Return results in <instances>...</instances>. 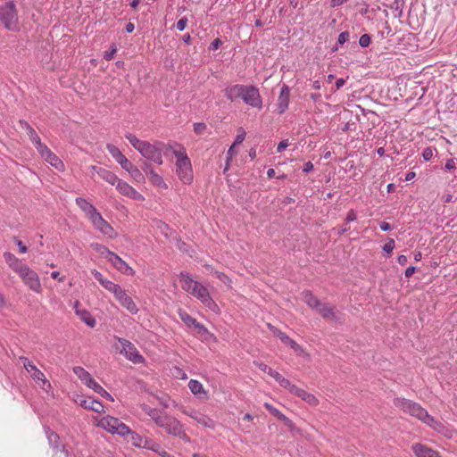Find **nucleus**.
<instances>
[{
  "label": "nucleus",
  "instance_id": "nucleus-59",
  "mask_svg": "<svg viewBox=\"0 0 457 457\" xmlns=\"http://www.w3.org/2000/svg\"><path fill=\"white\" fill-rule=\"evenodd\" d=\"M269 375L271 378H273L278 383H279L280 379L283 378V376L280 373L272 369L269 370Z\"/></svg>",
  "mask_w": 457,
  "mask_h": 457
},
{
  "label": "nucleus",
  "instance_id": "nucleus-54",
  "mask_svg": "<svg viewBox=\"0 0 457 457\" xmlns=\"http://www.w3.org/2000/svg\"><path fill=\"white\" fill-rule=\"evenodd\" d=\"M116 52H117V48L115 46H112L110 51H107L104 53V59L107 61H111L113 58Z\"/></svg>",
  "mask_w": 457,
  "mask_h": 457
},
{
  "label": "nucleus",
  "instance_id": "nucleus-55",
  "mask_svg": "<svg viewBox=\"0 0 457 457\" xmlns=\"http://www.w3.org/2000/svg\"><path fill=\"white\" fill-rule=\"evenodd\" d=\"M92 275L94 276V278L100 283L102 284L106 278L104 277V275L99 272L98 270H93L91 271Z\"/></svg>",
  "mask_w": 457,
  "mask_h": 457
},
{
  "label": "nucleus",
  "instance_id": "nucleus-62",
  "mask_svg": "<svg viewBox=\"0 0 457 457\" xmlns=\"http://www.w3.org/2000/svg\"><path fill=\"white\" fill-rule=\"evenodd\" d=\"M356 217V212L353 210H350L345 218L346 223L355 220Z\"/></svg>",
  "mask_w": 457,
  "mask_h": 457
},
{
  "label": "nucleus",
  "instance_id": "nucleus-49",
  "mask_svg": "<svg viewBox=\"0 0 457 457\" xmlns=\"http://www.w3.org/2000/svg\"><path fill=\"white\" fill-rule=\"evenodd\" d=\"M434 155V150L431 147H427L423 150L422 156L425 161H429Z\"/></svg>",
  "mask_w": 457,
  "mask_h": 457
},
{
  "label": "nucleus",
  "instance_id": "nucleus-52",
  "mask_svg": "<svg viewBox=\"0 0 457 457\" xmlns=\"http://www.w3.org/2000/svg\"><path fill=\"white\" fill-rule=\"evenodd\" d=\"M187 24V19L186 17L181 18L176 23V28L178 30L182 31L186 29Z\"/></svg>",
  "mask_w": 457,
  "mask_h": 457
},
{
  "label": "nucleus",
  "instance_id": "nucleus-61",
  "mask_svg": "<svg viewBox=\"0 0 457 457\" xmlns=\"http://www.w3.org/2000/svg\"><path fill=\"white\" fill-rule=\"evenodd\" d=\"M457 160L454 158L447 160L445 163V169L447 170H453L456 168Z\"/></svg>",
  "mask_w": 457,
  "mask_h": 457
},
{
  "label": "nucleus",
  "instance_id": "nucleus-39",
  "mask_svg": "<svg viewBox=\"0 0 457 457\" xmlns=\"http://www.w3.org/2000/svg\"><path fill=\"white\" fill-rule=\"evenodd\" d=\"M130 178L137 183L142 184L145 181V174L136 166L129 173Z\"/></svg>",
  "mask_w": 457,
  "mask_h": 457
},
{
  "label": "nucleus",
  "instance_id": "nucleus-44",
  "mask_svg": "<svg viewBox=\"0 0 457 457\" xmlns=\"http://www.w3.org/2000/svg\"><path fill=\"white\" fill-rule=\"evenodd\" d=\"M370 41H371V39H370V35L363 34L361 36V37L359 39V44L361 47H367L370 46Z\"/></svg>",
  "mask_w": 457,
  "mask_h": 457
},
{
  "label": "nucleus",
  "instance_id": "nucleus-30",
  "mask_svg": "<svg viewBox=\"0 0 457 457\" xmlns=\"http://www.w3.org/2000/svg\"><path fill=\"white\" fill-rule=\"evenodd\" d=\"M73 372L76 376L84 383L87 387L94 382V378L91 377L88 371L84 368L77 366L73 368Z\"/></svg>",
  "mask_w": 457,
  "mask_h": 457
},
{
  "label": "nucleus",
  "instance_id": "nucleus-1",
  "mask_svg": "<svg viewBox=\"0 0 457 457\" xmlns=\"http://www.w3.org/2000/svg\"><path fill=\"white\" fill-rule=\"evenodd\" d=\"M125 137L145 160L158 165H162L163 163L162 150L165 145L162 142L156 141L154 143H150L148 141L139 139L132 133L125 134Z\"/></svg>",
  "mask_w": 457,
  "mask_h": 457
},
{
  "label": "nucleus",
  "instance_id": "nucleus-28",
  "mask_svg": "<svg viewBox=\"0 0 457 457\" xmlns=\"http://www.w3.org/2000/svg\"><path fill=\"white\" fill-rule=\"evenodd\" d=\"M244 85H232L225 88L224 93L228 99L234 101L237 98H242L243 92L245 90Z\"/></svg>",
  "mask_w": 457,
  "mask_h": 457
},
{
  "label": "nucleus",
  "instance_id": "nucleus-15",
  "mask_svg": "<svg viewBox=\"0 0 457 457\" xmlns=\"http://www.w3.org/2000/svg\"><path fill=\"white\" fill-rule=\"evenodd\" d=\"M179 316L180 320L188 327V328H195L197 334L204 336L205 334H208L207 328L201 323H199L195 318H193L191 315H189L186 311L179 309Z\"/></svg>",
  "mask_w": 457,
  "mask_h": 457
},
{
  "label": "nucleus",
  "instance_id": "nucleus-20",
  "mask_svg": "<svg viewBox=\"0 0 457 457\" xmlns=\"http://www.w3.org/2000/svg\"><path fill=\"white\" fill-rule=\"evenodd\" d=\"M289 99H290V88L288 86L284 84L280 89V93L278 97V103H277L278 112L279 114L284 113L287 111V109L288 108Z\"/></svg>",
  "mask_w": 457,
  "mask_h": 457
},
{
  "label": "nucleus",
  "instance_id": "nucleus-27",
  "mask_svg": "<svg viewBox=\"0 0 457 457\" xmlns=\"http://www.w3.org/2000/svg\"><path fill=\"white\" fill-rule=\"evenodd\" d=\"M80 406L85 409L91 410L97 413H102L104 411V407L103 403L97 400H95L92 397H87L80 401Z\"/></svg>",
  "mask_w": 457,
  "mask_h": 457
},
{
  "label": "nucleus",
  "instance_id": "nucleus-36",
  "mask_svg": "<svg viewBox=\"0 0 457 457\" xmlns=\"http://www.w3.org/2000/svg\"><path fill=\"white\" fill-rule=\"evenodd\" d=\"M141 409L146 415H148L154 421L155 424L156 420H159L164 414V412H162L157 409L152 408L147 404H142Z\"/></svg>",
  "mask_w": 457,
  "mask_h": 457
},
{
  "label": "nucleus",
  "instance_id": "nucleus-32",
  "mask_svg": "<svg viewBox=\"0 0 457 457\" xmlns=\"http://www.w3.org/2000/svg\"><path fill=\"white\" fill-rule=\"evenodd\" d=\"M264 407L272 414L275 416L278 420L283 421L287 426L291 427L292 421L285 416L279 410L273 407L271 404L265 403Z\"/></svg>",
  "mask_w": 457,
  "mask_h": 457
},
{
  "label": "nucleus",
  "instance_id": "nucleus-43",
  "mask_svg": "<svg viewBox=\"0 0 457 457\" xmlns=\"http://www.w3.org/2000/svg\"><path fill=\"white\" fill-rule=\"evenodd\" d=\"M269 328H270V331L273 333V335L275 337H278L282 343L284 342V338H287L288 337L286 333L282 332L281 330L274 328L273 326H271L270 324H269Z\"/></svg>",
  "mask_w": 457,
  "mask_h": 457
},
{
  "label": "nucleus",
  "instance_id": "nucleus-19",
  "mask_svg": "<svg viewBox=\"0 0 457 457\" xmlns=\"http://www.w3.org/2000/svg\"><path fill=\"white\" fill-rule=\"evenodd\" d=\"M107 261L122 274L128 276L134 274L133 269L115 253H112Z\"/></svg>",
  "mask_w": 457,
  "mask_h": 457
},
{
  "label": "nucleus",
  "instance_id": "nucleus-12",
  "mask_svg": "<svg viewBox=\"0 0 457 457\" xmlns=\"http://www.w3.org/2000/svg\"><path fill=\"white\" fill-rule=\"evenodd\" d=\"M246 104L261 109L262 100L259 90L253 86H245L241 98Z\"/></svg>",
  "mask_w": 457,
  "mask_h": 457
},
{
  "label": "nucleus",
  "instance_id": "nucleus-63",
  "mask_svg": "<svg viewBox=\"0 0 457 457\" xmlns=\"http://www.w3.org/2000/svg\"><path fill=\"white\" fill-rule=\"evenodd\" d=\"M293 350L296 353V354L298 355H301V356H308V354L305 353L304 349L299 345L297 344L294 348Z\"/></svg>",
  "mask_w": 457,
  "mask_h": 457
},
{
  "label": "nucleus",
  "instance_id": "nucleus-58",
  "mask_svg": "<svg viewBox=\"0 0 457 457\" xmlns=\"http://www.w3.org/2000/svg\"><path fill=\"white\" fill-rule=\"evenodd\" d=\"M254 365L260 369L261 370L267 372L269 374V370H271L267 364L262 362V361H254Z\"/></svg>",
  "mask_w": 457,
  "mask_h": 457
},
{
  "label": "nucleus",
  "instance_id": "nucleus-31",
  "mask_svg": "<svg viewBox=\"0 0 457 457\" xmlns=\"http://www.w3.org/2000/svg\"><path fill=\"white\" fill-rule=\"evenodd\" d=\"M24 125H25L27 134H28L30 141L32 142V144L35 145V147L38 151L45 145L41 142L40 137H38V135L37 134L35 129L30 125H29L27 122H24Z\"/></svg>",
  "mask_w": 457,
  "mask_h": 457
},
{
  "label": "nucleus",
  "instance_id": "nucleus-22",
  "mask_svg": "<svg viewBox=\"0 0 457 457\" xmlns=\"http://www.w3.org/2000/svg\"><path fill=\"white\" fill-rule=\"evenodd\" d=\"M4 257L9 267L19 276L23 272V269L28 268L29 266L25 263H22L14 254L11 253H4Z\"/></svg>",
  "mask_w": 457,
  "mask_h": 457
},
{
  "label": "nucleus",
  "instance_id": "nucleus-47",
  "mask_svg": "<svg viewBox=\"0 0 457 457\" xmlns=\"http://www.w3.org/2000/svg\"><path fill=\"white\" fill-rule=\"evenodd\" d=\"M121 168L123 170H125L128 173H129L135 167L136 165L130 162L129 159L125 160L122 163H121Z\"/></svg>",
  "mask_w": 457,
  "mask_h": 457
},
{
  "label": "nucleus",
  "instance_id": "nucleus-51",
  "mask_svg": "<svg viewBox=\"0 0 457 457\" xmlns=\"http://www.w3.org/2000/svg\"><path fill=\"white\" fill-rule=\"evenodd\" d=\"M215 274H216V277L220 281H222L224 284L229 286V284L231 283V280H230V278L226 274H224L222 272H219V271H216Z\"/></svg>",
  "mask_w": 457,
  "mask_h": 457
},
{
  "label": "nucleus",
  "instance_id": "nucleus-11",
  "mask_svg": "<svg viewBox=\"0 0 457 457\" xmlns=\"http://www.w3.org/2000/svg\"><path fill=\"white\" fill-rule=\"evenodd\" d=\"M23 283L32 291L41 293L42 287L38 275L29 267L23 269V272L20 275Z\"/></svg>",
  "mask_w": 457,
  "mask_h": 457
},
{
  "label": "nucleus",
  "instance_id": "nucleus-21",
  "mask_svg": "<svg viewBox=\"0 0 457 457\" xmlns=\"http://www.w3.org/2000/svg\"><path fill=\"white\" fill-rule=\"evenodd\" d=\"M119 303L125 308L128 312L132 314H136L138 312V308L133 299L127 294V292L123 289V291L115 298Z\"/></svg>",
  "mask_w": 457,
  "mask_h": 457
},
{
  "label": "nucleus",
  "instance_id": "nucleus-13",
  "mask_svg": "<svg viewBox=\"0 0 457 457\" xmlns=\"http://www.w3.org/2000/svg\"><path fill=\"white\" fill-rule=\"evenodd\" d=\"M91 222L96 229L100 231L104 236L107 237L108 238H114L117 237V234L114 231L113 228L106 220H104L101 213H99L97 216H95V218L92 219Z\"/></svg>",
  "mask_w": 457,
  "mask_h": 457
},
{
  "label": "nucleus",
  "instance_id": "nucleus-7",
  "mask_svg": "<svg viewBox=\"0 0 457 457\" xmlns=\"http://www.w3.org/2000/svg\"><path fill=\"white\" fill-rule=\"evenodd\" d=\"M0 21L8 30H19V17L13 2H8L0 7Z\"/></svg>",
  "mask_w": 457,
  "mask_h": 457
},
{
  "label": "nucleus",
  "instance_id": "nucleus-4",
  "mask_svg": "<svg viewBox=\"0 0 457 457\" xmlns=\"http://www.w3.org/2000/svg\"><path fill=\"white\" fill-rule=\"evenodd\" d=\"M167 147L171 150L173 155L177 158L175 167L179 180L184 184H190L193 181L194 174L191 161L185 147L176 143L169 144Z\"/></svg>",
  "mask_w": 457,
  "mask_h": 457
},
{
  "label": "nucleus",
  "instance_id": "nucleus-34",
  "mask_svg": "<svg viewBox=\"0 0 457 457\" xmlns=\"http://www.w3.org/2000/svg\"><path fill=\"white\" fill-rule=\"evenodd\" d=\"M77 204L79 205L90 221L95 218V216H97L100 213L97 212L96 207L91 204L90 202H77Z\"/></svg>",
  "mask_w": 457,
  "mask_h": 457
},
{
  "label": "nucleus",
  "instance_id": "nucleus-2",
  "mask_svg": "<svg viewBox=\"0 0 457 457\" xmlns=\"http://www.w3.org/2000/svg\"><path fill=\"white\" fill-rule=\"evenodd\" d=\"M181 287L184 291L189 293L197 298L202 303L213 312H219V307L211 297L208 289L196 280H194L188 274H180Z\"/></svg>",
  "mask_w": 457,
  "mask_h": 457
},
{
  "label": "nucleus",
  "instance_id": "nucleus-6",
  "mask_svg": "<svg viewBox=\"0 0 457 457\" xmlns=\"http://www.w3.org/2000/svg\"><path fill=\"white\" fill-rule=\"evenodd\" d=\"M156 425L165 429L171 436H178L187 443L190 441L185 433L183 425L176 418L169 416L166 412L159 420H156Z\"/></svg>",
  "mask_w": 457,
  "mask_h": 457
},
{
  "label": "nucleus",
  "instance_id": "nucleus-25",
  "mask_svg": "<svg viewBox=\"0 0 457 457\" xmlns=\"http://www.w3.org/2000/svg\"><path fill=\"white\" fill-rule=\"evenodd\" d=\"M116 189L123 196L132 199H137L140 197L139 193L135 190L126 181H123L119 179L116 182Z\"/></svg>",
  "mask_w": 457,
  "mask_h": 457
},
{
  "label": "nucleus",
  "instance_id": "nucleus-42",
  "mask_svg": "<svg viewBox=\"0 0 457 457\" xmlns=\"http://www.w3.org/2000/svg\"><path fill=\"white\" fill-rule=\"evenodd\" d=\"M279 386L287 389L291 394H294L297 386L294 384H292L288 379L285 378L284 377L279 381Z\"/></svg>",
  "mask_w": 457,
  "mask_h": 457
},
{
  "label": "nucleus",
  "instance_id": "nucleus-29",
  "mask_svg": "<svg viewBox=\"0 0 457 457\" xmlns=\"http://www.w3.org/2000/svg\"><path fill=\"white\" fill-rule=\"evenodd\" d=\"M293 395L298 396L299 398H301L303 401H304L311 406H317L319 404V400L314 395H312L302 388H299L298 386Z\"/></svg>",
  "mask_w": 457,
  "mask_h": 457
},
{
  "label": "nucleus",
  "instance_id": "nucleus-33",
  "mask_svg": "<svg viewBox=\"0 0 457 457\" xmlns=\"http://www.w3.org/2000/svg\"><path fill=\"white\" fill-rule=\"evenodd\" d=\"M106 149L108 150L109 154L112 155V157L120 164L127 160L128 158L120 152V150L115 146L112 144H107Z\"/></svg>",
  "mask_w": 457,
  "mask_h": 457
},
{
  "label": "nucleus",
  "instance_id": "nucleus-35",
  "mask_svg": "<svg viewBox=\"0 0 457 457\" xmlns=\"http://www.w3.org/2000/svg\"><path fill=\"white\" fill-rule=\"evenodd\" d=\"M77 315L83 322H85L90 328H94L96 326V319L91 315V313L85 309L77 310Z\"/></svg>",
  "mask_w": 457,
  "mask_h": 457
},
{
  "label": "nucleus",
  "instance_id": "nucleus-10",
  "mask_svg": "<svg viewBox=\"0 0 457 457\" xmlns=\"http://www.w3.org/2000/svg\"><path fill=\"white\" fill-rule=\"evenodd\" d=\"M118 342L121 345L120 353L123 354L129 361L135 364L143 363L144 357L139 353L136 346L127 339L117 337Z\"/></svg>",
  "mask_w": 457,
  "mask_h": 457
},
{
  "label": "nucleus",
  "instance_id": "nucleus-37",
  "mask_svg": "<svg viewBox=\"0 0 457 457\" xmlns=\"http://www.w3.org/2000/svg\"><path fill=\"white\" fill-rule=\"evenodd\" d=\"M89 388L94 390L96 393L99 394L101 396L105 399L113 402V397L105 390L102 386H100L96 380L89 386Z\"/></svg>",
  "mask_w": 457,
  "mask_h": 457
},
{
  "label": "nucleus",
  "instance_id": "nucleus-26",
  "mask_svg": "<svg viewBox=\"0 0 457 457\" xmlns=\"http://www.w3.org/2000/svg\"><path fill=\"white\" fill-rule=\"evenodd\" d=\"M188 387L193 395L201 400L208 399V394L204 390L202 383L195 379H190L188 382Z\"/></svg>",
  "mask_w": 457,
  "mask_h": 457
},
{
  "label": "nucleus",
  "instance_id": "nucleus-17",
  "mask_svg": "<svg viewBox=\"0 0 457 457\" xmlns=\"http://www.w3.org/2000/svg\"><path fill=\"white\" fill-rule=\"evenodd\" d=\"M183 413L187 415L188 417L195 420L198 424L205 427L213 428L215 427V422L207 415L200 412L197 410L190 409V410H183Z\"/></svg>",
  "mask_w": 457,
  "mask_h": 457
},
{
  "label": "nucleus",
  "instance_id": "nucleus-40",
  "mask_svg": "<svg viewBox=\"0 0 457 457\" xmlns=\"http://www.w3.org/2000/svg\"><path fill=\"white\" fill-rule=\"evenodd\" d=\"M46 435L51 446L57 447L59 436L50 428L46 429Z\"/></svg>",
  "mask_w": 457,
  "mask_h": 457
},
{
  "label": "nucleus",
  "instance_id": "nucleus-57",
  "mask_svg": "<svg viewBox=\"0 0 457 457\" xmlns=\"http://www.w3.org/2000/svg\"><path fill=\"white\" fill-rule=\"evenodd\" d=\"M158 228L161 230V232L165 236V237H168L169 236V233L168 231L170 230L168 225H166L165 223L162 222V221H159L158 222Z\"/></svg>",
  "mask_w": 457,
  "mask_h": 457
},
{
  "label": "nucleus",
  "instance_id": "nucleus-9",
  "mask_svg": "<svg viewBox=\"0 0 457 457\" xmlns=\"http://www.w3.org/2000/svg\"><path fill=\"white\" fill-rule=\"evenodd\" d=\"M20 360L21 361L27 372L39 385V386L42 389L46 390V387L51 386L49 381L46 380L44 373L41 370H39L36 367V365H34L28 358L21 357Z\"/></svg>",
  "mask_w": 457,
  "mask_h": 457
},
{
  "label": "nucleus",
  "instance_id": "nucleus-8",
  "mask_svg": "<svg viewBox=\"0 0 457 457\" xmlns=\"http://www.w3.org/2000/svg\"><path fill=\"white\" fill-rule=\"evenodd\" d=\"M98 426L112 434L124 436L130 433V428L118 418L106 416L98 421Z\"/></svg>",
  "mask_w": 457,
  "mask_h": 457
},
{
  "label": "nucleus",
  "instance_id": "nucleus-53",
  "mask_svg": "<svg viewBox=\"0 0 457 457\" xmlns=\"http://www.w3.org/2000/svg\"><path fill=\"white\" fill-rule=\"evenodd\" d=\"M154 445V441L148 438V437H145L144 436V439H143V443H142V447L141 448H145V449H150V448H153V446Z\"/></svg>",
  "mask_w": 457,
  "mask_h": 457
},
{
  "label": "nucleus",
  "instance_id": "nucleus-38",
  "mask_svg": "<svg viewBox=\"0 0 457 457\" xmlns=\"http://www.w3.org/2000/svg\"><path fill=\"white\" fill-rule=\"evenodd\" d=\"M93 250L98 253L102 257L108 260L111 254L113 253L110 251L106 246L98 243H92L90 245Z\"/></svg>",
  "mask_w": 457,
  "mask_h": 457
},
{
  "label": "nucleus",
  "instance_id": "nucleus-41",
  "mask_svg": "<svg viewBox=\"0 0 457 457\" xmlns=\"http://www.w3.org/2000/svg\"><path fill=\"white\" fill-rule=\"evenodd\" d=\"M128 435L130 436V441L134 446L139 447V448L142 447L144 436L138 435L137 433L132 431L131 429H130V433H129Z\"/></svg>",
  "mask_w": 457,
  "mask_h": 457
},
{
  "label": "nucleus",
  "instance_id": "nucleus-48",
  "mask_svg": "<svg viewBox=\"0 0 457 457\" xmlns=\"http://www.w3.org/2000/svg\"><path fill=\"white\" fill-rule=\"evenodd\" d=\"M205 129H206V125L203 122H198V123L194 124V131L198 135L203 134Z\"/></svg>",
  "mask_w": 457,
  "mask_h": 457
},
{
  "label": "nucleus",
  "instance_id": "nucleus-60",
  "mask_svg": "<svg viewBox=\"0 0 457 457\" xmlns=\"http://www.w3.org/2000/svg\"><path fill=\"white\" fill-rule=\"evenodd\" d=\"M289 145L288 139L282 140L277 146V152H283Z\"/></svg>",
  "mask_w": 457,
  "mask_h": 457
},
{
  "label": "nucleus",
  "instance_id": "nucleus-46",
  "mask_svg": "<svg viewBox=\"0 0 457 457\" xmlns=\"http://www.w3.org/2000/svg\"><path fill=\"white\" fill-rule=\"evenodd\" d=\"M395 248V240L389 239L383 246V250L387 253L390 254Z\"/></svg>",
  "mask_w": 457,
  "mask_h": 457
},
{
  "label": "nucleus",
  "instance_id": "nucleus-56",
  "mask_svg": "<svg viewBox=\"0 0 457 457\" xmlns=\"http://www.w3.org/2000/svg\"><path fill=\"white\" fill-rule=\"evenodd\" d=\"M349 38V33L347 31L341 32L338 36L337 42L340 45L345 44Z\"/></svg>",
  "mask_w": 457,
  "mask_h": 457
},
{
  "label": "nucleus",
  "instance_id": "nucleus-5",
  "mask_svg": "<svg viewBox=\"0 0 457 457\" xmlns=\"http://www.w3.org/2000/svg\"><path fill=\"white\" fill-rule=\"evenodd\" d=\"M303 300L310 308L318 312L323 319L333 322H337L340 320L335 306L328 303H321L311 291L303 292Z\"/></svg>",
  "mask_w": 457,
  "mask_h": 457
},
{
  "label": "nucleus",
  "instance_id": "nucleus-23",
  "mask_svg": "<svg viewBox=\"0 0 457 457\" xmlns=\"http://www.w3.org/2000/svg\"><path fill=\"white\" fill-rule=\"evenodd\" d=\"M4 257L9 267L19 276L23 272V269L28 268L29 266L25 263H22L14 254L11 253H4Z\"/></svg>",
  "mask_w": 457,
  "mask_h": 457
},
{
  "label": "nucleus",
  "instance_id": "nucleus-18",
  "mask_svg": "<svg viewBox=\"0 0 457 457\" xmlns=\"http://www.w3.org/2000/svg\"><path fill=\"white\" fill-rule=\"evenodd\" d=\"M90 173L92 177L97 175L103 180L108 182L111 185H115L119 180V178L111 170L97 166H90Z\"/></svg>",
  "mask_w": 457,
  "mask_h": 457
},
{
  "label": "nucleus",
  "instance_id": "nucleus-64",
  "mask_svg": "<svg viewBox=\"0 0 457 457\" xmlns=\"http://www.w3.org/2000/svg\"><path fill=\"white\" fill-rule=\"evenodd\" d=\"M221 45H222V41L220 38H216L211 43L210 49L217 50Z\"/></svg>",
  "mask_w": 457,
  "mask_h": 457
},
{
  "label": "nucleus",
  "instance_id": "nucleus-50",
  "mask_svg": "<svg viewBox=\"0 0 457 457\" xmlns=\"http://www.w3.org/2000/svg\"><path fill=\"white\" fill-rule=\"evenodd\" d=\"M123 291V288L118 285V284H113V286L110 288L109 292L112 293L114 297L116 298L121 292Z\"/></svg>",
  "mask_w": 457,
  "mask_h": 457
},
{
  "label": "nucleus",
  "instance_id": "nucleus-45",
  "mask_svg": "<svg viewBox=\"0 0 457 457\" xmlns=\"http://www.w3.org/2000/svg\"><path fill=\"white\" fill-rule=\"evenodd\" d=\"M245 131L242 128H240L238 129V134L237 135L236 139L233 143L234 145H237L241 144L245 140Z\"/></svg>",
  "mask_w": 457,
  "mask_h": 457
},
{
  "label": "nucleus",
  "instance_id": "nucleus-16",
  "mask_svg": "<svg viewBox=\"0 0 457 457\" xmlns=\"http://www.w3.org/2000/svg\"><path fill=\"white\" fill-rule=\"evenodd\" d=\"M38 153L46 162H47L56 170H62L64 169V164L62 161L55 154H54L46 145H44L41 149H39Z\"/></svg>",
  "mask_w": 457,
  "mask_h": 457
},
{
  "label": "nucleus",
  "instance_id": "nucleus-24",
  "mask_svg": "<svg viewBox=\"0 0 457 457\" xmlns=\"http://www.w3.org/2000/svg\"><path fill=\"white\" fill-rule=\"evenodd\" d=\"M411 449L417 457H441L438 452L420 443L413 444Z\"/></svg>",
  "mask_w": 457,
  "mask_h": 457
},
{
  "label": "nucleus",
  "instance_id": "nucleus-3",
  "mask_svg": "<svg viewBox=\"0 0 457 457\" xmlns=\"http://www.w3.org/2000/svg\"><path fill=\"white\" fill-rule=\"evenodd\" d=\"M394 405L403 411L404 413L409 414L412 417L417 418L423 423L433 428L434 429L440 431L443 428L441 422L436 420L428 412L422 408L419 403H414L405 398H395L394 400Z\"/></svg>",
  "mask_w": 457,
  "mask_h": 457
},
{
  "label": "nucleus",
  "instance_id": "nucleus-14",
  "mask_svg": "<svg viewBox=\"0 0 457 457\" xmlns=\"http://www.w3.org/2000/svg\"><path fill=\"white\" fill-rule=\"evenodd\" d=\"M143 170L145 173V176L147 177L148 180L154 187L161 188V189L168 188V186L165 183L162 177L154 170V168L151 166V164L145 162L143 166Z\"/></svg>",
  "mask_w": 457,
  "mask_h": 457
}]
</instances>
